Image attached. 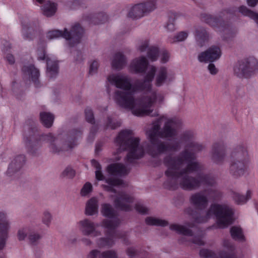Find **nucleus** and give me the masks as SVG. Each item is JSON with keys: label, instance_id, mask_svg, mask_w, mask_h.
Listing matches in <instances>:
<instances>
[{"label": "nucleus", "instance_id": "obj_34", "mask_svg": "<svg viewBox=\"0 0 258 258\" xmlns=\"http://www.w3.org/2000/svg\"><path fill=\"white\" fill-rule=\"evenodd\" d=\"M114 236H111L107 238H99L97 241V245L100 248L111 247L114 244Z\"/></svg>", "mask_w": 258, "mask_h": 258}, {"label": "nucleus", "instance_id": "obj_57", "mask_svg": "<svg viewBox=\"0 0 258 258\" xmlns=\"http://www.w3.org/2000/svg\"><path fill=\"white\" fill-rule=\"evenodd\" d=\"M126 253L128 256L132 257L136 255V250L133 247L128 248L126 250Z\"/></svg>", "mask_w": 258, "mask_h": 258}, {"label": "nucleus", "instance_id": "obj_32", "mask_svg": "<svg viewBox=\"0 0 258 258\" xmlns=\"http://www.w3.org/2000/svg\"><path fill=\"white\" fill-rule=\"evenodd\" d=\"M40 119L43 124L47 127H50L53 122L54 116L49 112H43L40 114Z\"/></svg>", "mask_w": 258, "mask_h": 258}, {"label": "nucleus", "instance_id": "obj_38", "mask_svg": "<svg viewBox=\"0 0 258 258\" xmlns=\"http://www.w3.org/2000/svg\"><path fill=\"white\" fill-rule=\"evenodd\" d=\"M153 46H150V40L149 39H145L141 40L138 43L137 49L141 52H145L148 50V53L150 48Z\"/></svg>", "mask_w": 258, "mask_h": 258}, {"label": "nucleus", "instance_id": "obj_30", "mask_svg": "<svg viewBox=\"0 0 258 258\" xmlns=\"http://www.w3.org/2000/svg\"><path fill=\"white\" fill-rule=\"evenodd\" d=\"M230 234L232 238L239 241H243L245 238L242 228L238 226H234L230 229Z\"/></svg>", "mask_w": 258, "mask_h": 258}, {"label": "nucleus", "instance_id": "obj_47", "mask_svg": "<svg viewBox=\"0 0 258 258\" xmlns=\"http://www.w3.org/2000/svg\"><path fill=\"white\" fill-rule=\"evenodd\" d=\"M62 175L68 178H73L75 175V171L72 167H67L63 171Z\"/></svg>", "mask_w": 258, "mask_h": 258}, {"label": "nucleus", "instance_id": "obj_39", "mask_svg": "<svg viewBox=\"0 0 258 258\" xmlns=\"http://www.w3.org/2000/svg\"><path fill=\"white\" fill-rule=\"evenodd\" d=\"M30 230L28 227H23L20 228L17 233V237L19 241H23L26 238H28V235L30 233Z\"/></svg>", "mask_w": 258, "mask_h": 258}, {"label": "nucleus", "instance_id": "obj_52", "mask_svg": "<svg viewBox=\"0 0 258 258\" xmlns=\"http://www.w3.org/2000/svg\"><path fill=\"white\" fill-rule=\"evenodd\" d=\"M192 242L198 244V245H203L204 244V240L203 236L198 235L194 237H192Z\"/></svg>", "mask_w": 258, "mask_h": 258}, {"label": "nucleus", "instance_id": "obj_50", "mask_svg": "<svg viewBox=\"0 0 258 258\" xmlns=\"http://www.w3.org/2000/svg\"><path fill=\"white\" fill-rule=\"evenodd\" d=\"M40 237L41 236L38 233L30 232L28 239L31 243H33L37 242Z\"/></svg>", "mask_w": 258, "mask_h": 258}, {"label": "nucleus", "instance_id": "obj_19", "mask_svg": "<svg viewBox=\"0 0 258 258\" xmlns=\"http://www.w3.org/2000/svg\"><path fill=\"white\" fill-rule=\"evenodd\" d=\"M25 162V157L23 155L16 156L10 163L7 174L11 177L15 175L21 170Z\"/></svg>", "mask_w": 258, "mask_h": 258}, {"label": "nucleus", "instance_id": "obj_35", "mask_svg": "<svg viewBox=\"0 0 258 258\" xmlns=\"http://www.w3.org/2000/svg\"><path fill=\"white\" fill-rule=\"evenodd\" d=\"M42 10L44 15L49 17L54 14L56 10V7L55 4L48 1L43 6Z\"/></svg>", "mask_w": 258, "mask_h": 258}, {"label": "nucleus", "instance_id": "obj_62", "mask_svg": "<svg viewBox=\"0 0 258 258\" xmlns=\"http://www.w3.org/2000/svg\"><path fill=\"white\" fill-rule=\"evenodd\" d=\"M201 147V146H199V145H194V148H198V150H200V148Z\"/></svg>", "mask_w": 258, "mask_h": 258}, {"label": "nucleus", "instance_id": "obj_10", "mask_svg": "<svg viewBox=\"0 0 258 258\" xmlns=\"http://www.w3.org/2000/svg\"><path fill=\"white\" fill-rule=\"evenodd\" d=\"M46 144L52 152H58L62 149H67V148L62 146V143L58 138L54 137L52 134H44L39 137L38 140L32 143V146L40 147Z\"/></svg>", "mask_w": 258, "mask_h": 258}, {"label": "nucleus", "instance_id": "obj_43", "mask_svg": "<svg viewBox=\"0 0 258 258\" xmlns=\"http://www.w3.org/2000/svg\"><path fill=\"white\" fill-rule=\"evenodd\" d=\"M52 217L51 214L48 211H45L43 213L42 221L46 225H49L51 222Z\"/></svg>", "mask_w": 258, "mask_h": 258}, {"label": "nucleus", "instance_id": "obj_9", "mask_svg": "<svg viewBox=\"0 0 258 258\" xmlns=\"http://www.w3.org/2000/svg\"><path fill=\"white\" fill-rule=\"evenodd\" d=\"M220 196V193L217 190H205L192 195L190 197L189 201L196 208L202 210L207 206L209 200L215 201Z\"/></svg>", "mask_w": 258, "mask_h": 258}, {"label": "nucleus", "instance_id": "obj_29", "mask_svg": "<svg viewBox=\"0 0 258 258\" xmlns=\"http://www.w3.org/2000/svg\"><path fill=\"white\" fill-rule=\"evenodd\" d=\"M238 11L243 16L253 20L258 25V13L249 9L245 6H240L238 8Z\"/></svg>", "mask_w": 258, "mask_h": 258}, {"label": "nucleus", "instance_id": "obj_4", "mask_svg": "<svg viewBox=\"0 0 258 258\" xmlns=\"http://www.w3.org/2000/svg\"><path fill=\"white\" fill-rule=\"evenodd\" d=\"M154 79L155 85L161 87L173 82L175 79V74L166 67L156 68L155 66L150 65L148 66L143 82L136 81L132 83L128 75L120 73L110 74L107 79L110 84L115 87H128L133 92H135L145 89L150 90Z\"/></svg>", "mask_w": 258, "mask_h": 258}, {"label": "nucleus", "instance_id": "obj_55", "mask_svg": "<svg viewBox=\"0 0 258 258\" xmlns=\"http://www.w3.org/2000/svg\"><path fill=\"white\" fill-rule=\"evenodd\" d=\"M136 209L138 212L142 214H145L148 211L146 207L140 204H137L136 205Z\"/></svg>", "mask_w": 258, "mask_h": 258}, {"label": "nucleus", "instance_id": "obj_51", "mask_svg": "<svg viewBox=\"0 0 258 258\" xmlns=\"http://www.w3.org/2000/svg\"><path fill=\"white\" fill-rule=\"evenodd\" d=\"M121 124L120 121H116L109 118L108 121L107 126L108 127H110L112 129H114L116 127L119 126Z\"/></svg>", "mask_w": 258, "mask_h": 258}, {"label": "nucleus", "instance_id": "obj_45", "mask_svg": "<svg viewBox=\"0 0 258 258\" xmlns=\"http://www.w3.org/2000/svg\"><path fill=\"white\" fill-rule=\"evenodd\" d=\"M233 199L238 204L243 205L247 202L244 195H241L239 193L234 194Z\"/></svg>", "mask_w": 258, "mask_h": 258}, {"label": "nucleus", "instance_id": "obj_41", "mask_svg": "<svg viewBox=\"0 0 258 258\" xmlns=\"http://www.w3.org/2000/svg\"><path fill=\"white\" fill-rule=\"evenodd\" d=\"M99 65V62L96 60H94L90 62L89 70L90 75L93 76L97 73Z\"/></svg>", "mask_w": 258, "mask_h": 258}, {"label": "nucleus", "instance_id": "obj_17", "mask_svg": "<svg viewBox=\"0 0 258 258\" xmlns=\"http://www.w3.org/2000/svg\"><path fill=\"white\" fill-rule=\"evenodd\" d=\"M133 202L134 199L131 196L125 192H120L118 194L114 200V204L119 209L128 211L132 210Z\"/></svg>", "mask_w": 258, "mask_h": 258}, {"label": "nucleus", "instance_id": "obj_60", "mask_svg": "<svg viewBox=\"0 0 258 258\" xmlns=\"http://www.w3.org/2000/svg\"><path fill=\"white\" fill-rule=\"evenodd\" d=\"M252 195V191L248 189L246 191L245 195H244L245 199H246L247 202L251 198V196Z\"/></svg>", "mask_w": 258, "mask_h": 258}, {"label": "nucleus", "instance_id": "obj_59", "mask_svg": "<svg viewBox=\"0 0 258 258\" xmlns=\"http://www.w3.org/2000/svg\"><path fill=\"white\" fill-rule=\"evenodd\" d=\"M6 59H7V61L10 63H11V64L13 63L15 61V59H14L13 55L11 54H7V55L6 56Z\"/></svg>", "mask_w": 258, "mask_h": 258}, {"label": "nucleus", "instance_id": "obj_36", "mask_svg": "<svg viewBox=\"0 0 258 258\" xmlns=\"http://www.w3.org/2000/svg\"><path fill=\"white\" fill-rule=\"evenodd\" d=\"M145 222L149 225L165 226L168 224V222L166 220L154 217H147Z\"/></svg>", "mask_w": 258, "mask_h": 258}, {"label": "nucleus", "instance_id": "obj_54", "mask_svg": "<svg viewBox=\"0 0 258 258\" xmlns=\"http://www.w3.org/2000/svg\"><path fill=\"white\" fill-rule=\"evenodd\" d=\"M102 253H100V251L97 249H93L89 252L87 258H99Z\"/></svg>", "mask_w": 258, "mask_h": 258}, {"label": "nucleus", "instance_id": "obj_53", "mask_svg": "<svg viewBox=\"0 0 258 258\" xmlns=\"http://www.w3.org/2000/svg\"><path fill=\"white\" fill-rule=\"evenodd\" d=\"M85 115L87 121L93 123L94 121L93 114L90 109H87L85 110Z\"/></svg>", "mask_w": 258, "mask_h": 258}, {"label": "nucleus", "instance_id": "obj_7", "mask_svg": "<svg viewBox=\"0 0 258 258\" xmlns=\"http://www.w3.org/2000/svg\"><path fill=\"white\" fill-rule=\"evenodd\" d=\"M84 30L79 24H75L72 26L70 31L67 29L63 31L59 30H53L49 31L46 34V37L49 40L63 37L68 41V44L70 46H73L78 43L81 39Z\"/></svg>", "mask_w": 258, "mask_h": 258}, {"label": "nucleus", "instance_id": "obj_14", "mask_svg": "<svg viewBox=\"0 0 258 258\" xmlns=\"http://www.w3.org/2000/svg\"><path fill=\"white\" fill-rule=\"evenodd\" d=\"M222 54L219 46L213 45L206 50L201 52L198 55V60L202 62H214L219 59Z\"/></svg>", "mask_w": 258, "mask_h": 258}, {"label": "nucleus", "instance_id": "obj_31", "mask_svg": "<svg viewBox=\"0 0 258 258\" xmlns=\"http://www.w3.org/2000/svg\"><path fill=\"white\" fill-rule=\"evenodd\" d=\"M212 158L214 162L218 163L221 161L225 157V153L219 146H215L212 150Z\"/></svg>", "mask_w": 258, "mask_h": 258}, {"label": "nucleus", "instance_id": "obj_16", "mask_svg": "<svg viewBox=\"0 0 258 258\" xmlns=\"http://www.w3.org/2000/svg\"><path fill=\"white\" fill-rule=\"evenodd\" d=\"M148 61L145 56H140L133 59L128 66V70L134 74L143 73L148 70Z\"/></svg>", "mask_w": 258, "mask_h": 258}, {"label": "nucleus", "instance_id": "obj_6", "mask_svg": "<svg viewBox=\"0 0 258 258\" xmlns=\"http://www.w3.org/2000/svg\"><path fill=\"white\" fill-rule=\"evenodd\" d=\"M233 211L227 205L212 204L202 218H198V223L206 222L208 219L215 217L217 224L219 228H224L232 223L233 221Z\"/></svg>", "mask_w": 258, "mask_h": 258}, {"label": "nucleus", "instance_id": "obj_5", "mask_svg": "<svg viewBox=\"0 0 258 258\" xmlns=\"http://www.w3.org/2000/svg\"><path fill=\"white\" fill-rule=\"evenodd\" d=\"M251 158L247 150L243 147H237L232 152L229 162L230 173L235 177L244 175L249 169Z\"/></svg>", "mask_w": 258, "mask_h": 258}, {"label": "nucleus", "instance_id": "obj_33", "mask_svg": "<svg viewBox=\"0 0 258 258\" xmlns=\"http://www.w3.org/2000/svg\"><path fill=\"white\" fill-rule=\"evenodd\" d=\"M170 229L177 233L182 234L185 236L192 237L191 231L186 229L184 226L173 224L170 226Z\"/></svg>", "mask_w": 258, "mask_h": 258}, {"label": "nucleus", "instance_id": "obj_23", "mask_svg": "<svg viewBox=\"0 0 258 258\" xmlns=\"http://www.w3.org/2000/svg\"><path fill=\"white\" fill-rule=\"evenodd\" d=\"M145 16L140 3L133 6L130 9L127 13V17L133 19H139Z\"/></svg>", "mask_w": 258, "mask_h": 258}, {"label": "nucleus", "instance_id": "obj_22", "mask_svg": "<svg viewBox=\"0 0 258 258\" xmlns=\"http://www.w3.org/2000/svg\"><path fill=\"white\" fill-rule=\"evenodd\" d=\"M126 64V58L122 53L118 52L113 55L111 65L112 68L116 70L122 69Z\"/></svg>", "mask_w": 258, "mask_h": 258}, {"label": "nucleus", "instance_id": "obj_28", "mask_svg": "<svg viewBox=\"0 0 258 258\" xmlns=\"http://www.w3.org/2000/svg\"><path fill=\"white\" fill-rule=\"evenodd\" d=\"M140 3L146 16L157 8V0H145Z\"/></svg>", "mask_w": 258, "mask_h": 258}, {"label": "nucleus", "instance_id": "obj_63", "mask_svg": "<svg viewBox=\"0 0 258 258\" xmlns=\"http://www.w3.org/2000/svg\"><path fill=\"white\" fill-rule=\"evenodd\" d=\"M86 241L87 242V244H91V241L89 239H87Z\"/></svg>", "mask_w": 258, "mask_h": 258}, {"label": "nucleus", "instance_id": "obj_61", "mask_svg": "<svg viewBox=\"0 0 258 258\" xmlns=\"http://www.w3.org/2000/svg\"><path fill=\"white\" fill-rule=\"evenodd\" d=\"M38 58L40 60H43L45 59V54L43 50H42V52H40L39 53H38Z\"/></svg>", "mask_w": 258, "mask_h": 258}, {"label": "nucleus", "instance_id": "obj_21", "mask_svg": "<svg viewBox=\"0 0 258 258\" xmlns=\"http://www.w3.org/2000/svg\"><path fill=\"white\" fill-rule=\"evenodd\" d=\"M22 71L25 75H28L29 78L38 87L39 77V72L32 65L25 66Z\"/></svg>", "mask_w": 258, "mask_h": 258}, {"label": "nucleus", "instance_id": "obj_12", "mask_svg": "<svg viewBox=\"0 0 258 258\" xmlns=\"http://www.w3.org/2000/svg\"><path fill=\"white\" fill-rule=\"evenodd\" d=\"M101 212L102 214L108 218L104 220L100 224V226L108 231L114 230L120 223L118 218L115 216V213L111 206L107 204L102 205Z\"/></svg>", "mask_w": 258, "mask_h": 258}, {"label": "nucleus", "instance_id": "obj_49", "mask_svg": "<svg viewBox=\"0 0 258 258\" xmlns=\"http://www.w3.org/2000/svg\"><path fill=\"white\" fill-rule=\"evenodd\" d=\"M173 19H170L165 25V28L167 31L172 32L176 29Z\"/></svg>", "mask_w": 258, "mask_h": 258}, {"label": "nucleus", "instance_id": "obj_15", "mask_svg": "<svg viewBox=\"0 0 258 258\" xmlns=\"http://www.w3.org/2000/svg\"><path fill=\"white\" fill-rule=\"evenodd\" d=\"M77 226L80 232L85 236L93 234L97 236L100 233L96 230L95 224L93 221L88 218H84L79 221Z\"/></svg>", "mask_w": 258, "mask_h": 258}, {"label": "nucleus", "instance_id": "obj_48", "mask_svg": "<svg viewBox=\"0 0 258 258\" xmlns=\"http://www.w3.org/2000/svg\"><path fill=\"white\" fill-rule=\"evenodd\" d=\"M8 222L9 224V230L11 228V222L8 218V214L5 211H0V225Z\"/></svg>", "mask_w": 258, "mask_h": 258}, {"label": "nucleus", "instance_id": "obj_64", "mask_svg": "<svg viewBox=\"0 0 258 258\" xmlns=\"http://www.w3.org/2000/svg\"><path fill=\"white\" fill-rule=\"evenodd\" d=\"M22 33H23V34L24 35H25V30H24V29H23L22 30Z\"/></svg>", "mask_w": 258, "mask_h": 258}, {"label": "nucleus", "instance_id": "obj_8", "mask_svg": "<svg viewBox=\"0 0 258 258\" xmlns=\"http://www.w3.org/2000/svg\"><path fill=\"white\" fill-rule=\"evenodd\" d=\"M233 71L239 78H249L258 72V60L254 57L241 60L235 65Z\"/></svg>", "mask_w": 258, "mask_h": 258}, {"label": "nucleus", "instance_id": "obj_25", "mask_svg": "<svg viewBox=\"0 0 258 258\" xmlns=\"http://www.w3.org/2000/svg\"><path fill=\"white\" fill-rule=\"evenodd\" d=\"M9 224L8 222L0 225V250L3 249L9 237Z\"/></svg>", "mask_w": 258, "mask_h": 258}, {"label": "nucleus", "instance_id": "obj_18", "mask_svg": "<svg viewBox=\"0 0 258 258\" xmlns=\"http://www.w3.org/2000/svg\"><path fill=\"white\" fill-rule=\"evenodd\" d=\"M148 57L152 61H155L159 58L160 61L165 63L169 61L170 54L165 49L159 50L158 47L152 46L148 53Z\"/></svg>", "mask_w": 258, "mask_h": 258}, {"label": "nucleus", "instance_id": "obj_40", "mask_svg": "<svg viewBox=\"0 0 258 258\" xmlns=\"http://www.w3.org/2000/svg\"><path fill=\"white\" fill-rule=\"evenodd\" d=\"M93 190L92 184L89 182H86L80 191V195L82 197H86L89 195Z\"/></svg>", "mask_w": 258, "mask_h": 258}, {"label": "nucleus", "instance_id": "obj_24", "mask_svg": "<svg viewBox=\"0 0 258 258\" xmlns=\"http://www.w3.org/2000/svg\"><path fill=\"white\" fill-rule=\"evenodd\" d=\"M107 170L108 173L112 175H122L128 172V170L125 166L118 163L110 165Z\"/></svg>", "mask_w": 258, "mask_h": 258}, {"label": "nucleus", "instance_id": "obj_1", "mask_svg": "<svg viewBox=\"0 0 258 258\" xmlns=\"http://www.w3.org/2000/svg\"><path fill=\"white\" fill-rule=\"evenodd\" d=\"M175 122L173 118L167 115H162L155 121L150 130L147 132V136L150 145L139 144V139L134 137L130 130L121 132L116 139L119 146L117 153L121 151L127 150L126 160L129 163H133L135 159L142 157L146 151L151 156L155 157L158 154L171 151H175L179 147L180 143L177 139L170 140L169 142H160L159 138H173L176 135L175 128Z\"/></svg>", "mask_w": 258, "mask_h": 258}, {"label": "nucleus", "instance_id": "obj_26", "mask_svg": "<svg viewBox=\"0 0 258 258\" xmlns=\"http://www.w3.org/2000/svg\"><path fill=\"white\" fill-rule=\"evenodd\" d=\"M221 15H219L218 17H213L211 15H207L204 17V20L209 25L213 27L219 29V31H221V27H224L223 22L220 20L219 17H221Z\"/></svg>", "mask_w": 258, "mask_h": 258}, {"label": "nucleus", "instance_id": "obj_44", "mask_svg": "<svg viewBox=\"0 0 258 258\" xmlns=\"http://www.w3.org/2000/svg\"><path fill=\"white\" fill-rule=\"evenodd\" d=\"M207 34V32L205 29L201 27L196 28L194 34L197 40L206 37Z\"/></svg>", "mask_w": 258, "mask_h": 258}, {"label": "nucleus", "instance_id": "obj_27", "mask_svg": "<svg viewBox=\"0 0 258 258\" xmlns=\"http://www.w3.org/2000/svg\"><path fill=\"white\" fill-rule=\"evenodd\" d=\"M47 74L50 78L54 77L58 73V66L57 61L47 57Z\"/></svg>", "mask_w": 258, "mask_h": 258}, {"label": "nucleus", "instance_id": "obj_3", "mask_svg": "<svg viewBox=\"0 0 258 258\" xmlns=\"http://www.w3.org/2000/svg\"><path fill=\"white\" fill-rule=\"evenodd\" d=\"M122 89L115 92L114 98L116 103L123 108L129 109L137 116L151 114L154 110V106L160 105L164 101V97L160 93H157L152 89H143L133 92L128 87L124 86L116 87Z\"/></svg>", "mask_w": 258, "mask_h": 258}, {"label": "nucleus", "instance_id": "obj_13", "mask_svg": "<svg viewBox=\"0 0 258 258\" xmlns=\"http://www.w3.org/2000/svg\"><path fill=\"white\" fill-rule=\"evenodd\" d=\"M92 164L95 167V176L98 180H106L107 185H104V187L105 190L110 191L116 192V189L115 188L120 186L124 185V182L122 180L115 178L106 179L105 176L101 171V167L99 164L95 160L91 161Z\"/></svg>", "mask_w": 258, "mask_h": 258}, {"label": "nucleus", "instance_id": "obj_56", "mask_svg": "<svg viewBox=\"0 0 258 258\" xmlns=\"http://www.w3.org/2000/svg\"><path fill=\"white\" fill-rule=\"evenodd\" d=\"M208 69L211 75H216L218 73V70L216 68V67L215 66V64L212 63H210L208 65Z\"/></svg>", "mask_w": 258, "mask_h": 258}, {"label": "nucleus", "instance_id": "obj_20", "mask_svg": "<svg viewBox=\"0 0 258 258\" xmlns=\"http://www.w3.org/2000/svg\"><path fill=\"white\" fill-rule=\"evenodd\" d=\"M99 199L97 197H92L86 203L85 214L87 216H94L98 213Z\"/></svg>", "mask_w": 258, "mask_h": 258}, {"label": "nucleus", "instance_id": "obj_58", "mask_svg": "<svg viewBox=\"0 0 258 258\" xmlns=\"http://www.w3.org/2000/svg\"><path fill=\"white\" fill-rule=\"evenodd\" d=\"M247 5L250 7H255L258 5V0H246Z\"/></svg>", "mask_w": 258, "mask_h": 258}, {"label": "nucleus", "instance_id": "obj_42", "mask_svg": "<svg viewBox=\"0 0 258 258\" xmlns=\"http://www.w3.org/2000/svg\"><path fill=\"white\" fill-rule=\"evenodd\" d=\"M99 258H117V255L115 250H109L102 252Z\"/></svg>", "mask_w": 258, "mask_h": 258}, {"label": "nucleus", "instance_id": "obj_2", "mask_svg": "<svg viewBox=\"0 0 258 258\" xmlns=\"http://www.w3.org/2000/svg\"><path fill=\"white\" fill-rule=\"evenodd\" d=\"M164 163L167 168L165 171L167 180L165 183L167 187H173L179 183L182 188L192 190L199 187L202 183L209 185L214 183V180L209 177L199 176L195 179L189 176V174L200 168L193 154L185 152L177 158L168 156L165 159Z\"/></svg>", "mask_w": 258, "mask_h": 258}, {"label": "nucleus", "instance_id": "obj_11", "mask_svg": "<svg viewBox=\"0 0 258 258\" xmlns=\"http://www.w3.org/2000/svg\"><path fill=\"white\" fill-rule=\"evenodd\" d=\"M234 245L229 240H224L222 242V248L216 255L212 251L203 249L200 251L201 256L206 258H232L235 251Z\"/></svg>", "mask_w": 258, "mask_h": 258}, {"label": "nucleus", "instance_id": "obj_37", "mask_svg": "<svg viewBox=\"0 0 258 258\" xmlns=\"http://www.w3.org/2000/svg\"><path fill=\"white\" fill-rule=\"evenodd\" d=\"M188 35V32L187 31H181L176 34L173 37H169V41L170 43H175L185 40Z\"/></svg>", "mask_w": 258, "mask_h": 258}, {"label": "nucleus", "instance_id": "obj_46", "mask_svg": "<svg viewBox=\"0 0 258 258\" xmlns=\"http://www.w3.org/2000/svg\"><path fill=\"white\" fill-rule=\"evenodd\" d=\"M81 132L80 131H78L77 130H74L72 131L70 135V137L68 139V146L71 148L72 146L71 145V143L72 142V141H74L76 140L78 137H80L81 136Z\"/></svg>", "mask_w": 258, "mask_h": 258}]
</instances>
